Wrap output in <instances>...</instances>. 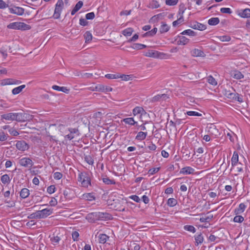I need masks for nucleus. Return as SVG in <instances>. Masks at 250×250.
<instances>
[{"mask_svg": "<svg viewBox=\"0 0 250 250\" xmlns=\"http://www.w3.org/2000/svg\"><path fill=\"white\" fill-rule=\"evenodd\" d=\"M145 55L146 57L160 59H167L169 57L167 54L153 50H148L145 53Z\"/></svg>", "mask_w": 250, "mask_h": 250, "instance_id": "nucleus-1", "label": "nucleus"}, {"mask_svg": "<svg viewBox=\"0 0 250 250\" xmlns=\"http://www.w3.org/2000/svg\"><path fill=\"white\" fill-rule=\"evenodd\" d=\"M15 121L24 122L32 119V115L25 113H15Z\"/></svg>", "mask_w": 250, "mask_h": 250, "instance_id": "nucleus-2", "label": "nucleus"}, {"mask_svg": "<svg viewBox=\"0 0 250 250\" xmlns=\"http://www.w3.org/2000/svg\"><path fill=\"white\" fill-rule=\"evenodd\" d=\"M64 3L62 0H58L55 5V8L53 17L54 19H58L60 17L61 13L63 8Z\"/></svg>", "mask_w": 250, "mask_h": 250, "instance_id": "nucleus-3", "label": "nucleus"}, {"mask_svg": "<svg viewBox=\"0 0 250 250\" xmlns=\"http://www.w3.org/2000/svg\"><path fill=\"white\" fill-rule=\"evenodd\" d=\"M19 164L25 167L31 168L34 165L32 160L28 157H24L19 160Z\"/></svg>", "mask_w": 250, "mask_h": 250, "instance_id": "nucleus-4", "label": "nucleus"}, {"mask_svg": "<svg viewBox=\"0 0 250 250\" xmlns=\"http://www.w3.org/2000/svg\"><path fill=\"white\" fill-rule=\"evenodd\" d=\"M69 133L64 136L65 138H67L71 140L74 138L75 137L79 135V131L77 128H69Z\"/></svg>", "mask_w": 250, "mask_h": 250, "instance_id": "nucleus-5", "label": "nucleus"}, {"mask_svg": "<svg viewBox=\"0 0 250 250\" xmlns=\"http://www.w3.org/2000/svg\"><path fill=\"white\" fill-rule=\"evenodd\" d=\"M16 146L18 150L21 151H24L29 148L28 145L23 140L17 141Z\"/></svg>", "mask_w": 250, "mask_h": 250, "instance_id": "nucleus-6", "label": "nucleus"}, {"mask_svg": "<svg viewBox=\"0 0 250 250\" xmlns=\"http://www.w3.org/2000/svg\"><path fill=\"white\" fill-rule=\"evenodd\" d=\"M101 215H104L100 212H92L88 214L86 216V219L90 222H94L98 217H101Z\"/></svg>", "mask_w": 250, "mask_h": 250, "instance_id": "nucleus-7", "label": "nucleus"}, {"mask_svg": "<svg viewBox=\"0 0 250 250\" xmlns=\"http://www.w3.org/2000/svg\"><path fill=\"white\" fill-rule=\"evenodd\" d=\"M189 26L193 29H197L201 31L204 30L207 28L206 25L198 22L197 21H194L191 23Z\"/></svg>", "mask_w": 250, "mask_h": 250, "instance_id": "nucleus-8", "label": "nucleus"}, {"mask_svg": "<svg viewBox=\"0 0 250 250\" xmlns=\"http://www.w3.org/2000/svg\"><path fill=\"white\" fill-rule=\"evenodd\" d=\"M9 10L11 13L20 16L22 15L24 12V9L23 8L17 6L9 8Z\"/></svg>", "mask_w": 250, "mask_h": 250, "instance_id": "nucleus-9", "label": "nucleus"}, {"mask_svg": "<svg viewBox=\"0 0 250 250\" xmlns=\"http://www.w3.org/2000/svg\"><path fill=\"white\" fill-rule=\"evenodd\" d=\"M168 97L166 94H158L150 99V102L151 103H155L160 101L161 99L166 100Z\"/></svg>", "mask_w": 250, "mask_h": 250, "instance_id": "nucleus-10", "label": "nucleus"}, {"mask_svg": "<svg viewBox=\"0 0 250 250\" xmlns=\"http://www.w3.org/2000/svg\"><path fill=\"white\" fill-rule=\"evenodd\" d=\"M41 218H44L51 214L53 212L52 208H44L41 210H39Z\"/></svg>", "mask_w": 250, "mask_h": 250, "instance_id": "nucleus-11", "label": "nucleus"}, {"mask_svg": "<svg viewBox=\"0 0 250 250\" xmlns=\"http://www.w3.org/2000/svg\"><path fill=\"white\" fill-rule=\"evenodd\" d=\"M194 171V169L193 168L190 167H186L182 168L180 172L184 174H193Z\"/></svg>", "mask_w": 250, "mask_h": 250, "instance_id": "nucleus-12", "label": "nucleus"}, {"mask_svg": "<svg viewBox=\"0 0 250 250\" xmlns=\"http://www.w3.org/2000/svg\"><path fill=\"white\" fill-rule=\"evenodd\" d=\"M15 113H9L2 115L1 117L6 120L15 121Z\"/></svg>", "mask_w": 250, "mask_h": 250, "instance_id": "nucleus-13", "label": "nucleus"}, {"mask_svg": "<svg viewBox=\"0 0 250 250\" xmlns=\"http://www.w3.org/2000/svg\"><path fill=\"white\" fill-rule=\"evenodd\" d=\"M122 122H124L125 124H128L130 125H134L137 124V122L135 121L133 118L129 117L123 119Z\"/></svg>", "mask_w": 250, "mask_h": 250, "instance_id": "nucleus-14", "label": "nucleus"}, {"mask_svg": "<svg viewBox=\"0 0 250 250\" xmlns=\"http://www.w3.org/2000/svg\"><path fill=\"white\" fill-rule=\"evenodd\" d=\"M239 15L242 18H248L250 17V9L246 8L242 10V11L239 13Z\"/></svg>", "mask_w": 250, "mask_h": 250, "instance_id": "nucleus-15", "label": "nucleus"}, {"mask_svg": "<svg viewBox=\"0 0 250 250\" xmlns=\"http://www.w3.org/2000/svg\"><path fill=\"white\" fill-rule=\"evenodd\" d=\"M160 5L157 1L152 0L149 2V4L147 5V7L149 8L153 9L158 8L160 7Z\"/></svg>", "mask_w": 250, "mask_h": 250, "instance_id": "nucleus-16", "label": "nucleus"}, {"mask_svg": "<svg viewBox=\"0 0 250 250\" xmlns=\"http://www.w3.org/2000/svg\"><path fill=\"white\" fill-rule=\"evenodd\" d=\"M195 240L196 246H198L199 244H201L204 241V237L202 233H200L197 235H195Z\"/></svg>", "mask_w": 250, "mask_h": 250, "instance_id": "nucleus-17", "label": "nucleus"}, {"mask_svg": "<svg viewBox=\"0 0 250 250\" xmlns=\"http://www.w3.org/2000/svg\"><path fill=\"white\" fill-rule=\"evenodd\" d=\"M52 88L54 90L61 91L65 93H68L69 91V89H67L66 87L64 86L60 87L59 86L55 85L52 86Z\"/></svg>", "mask_w": 250, "mask_h": 250, "instance_id": "nucleus-18", "label": "nucleus"}, {"mask_svg": "<svg viewBox=\"0 0 250 250\" xmlns=\"http://www.w3.org/2000/svg\"><path fill=\"white\" fill-rule=\"evenodd\" d=\"M232 76L234 79L237 80H240L244 78V75L238 70L233 71Z\"/></svg>", "mask_w": 250, "mask_h": 250, "instance_id": "nucleus-19", "label": "nucleus"}, {"mask_svg": "<svg viewBox=\"0 0 250 250\" xmlns=\"http://www.w3.org/2000/svg\"><path fill=\"white\" fill-rule=\"evenodd\" d=\"M144 109L139 106H137L135 107L133 110V114L134 116L140 114L141 115H143V113L145 112Z\"/></svg>", "mask_w": 250, "mask_h": 250, "instance_id": "nucleus-20", "label": "nucleus"}, {"mask_svg": "<svg viewBox=\"0 0 250 250\" xmlns=\"http://www.w3.org/2000/svg\"><path fill=\"white\" fill-rule=\"evenodd\" d=\"M238 162V154L236 151H234L231 158V165L233 167L236 165Z\"/></svg>", "mask_w": 250, "mask_h": 250, "instance_id": "nucleus-21", "label": "nucleus"}, {"mask_svg": "<svg viewBox=\"0 0 250 250\" xmlns=\"http://www.w3.org/2000/svg\"><path fill=\"white\" fill-rule=\"evenodd\" d=\"M31 28L29 25L26 24L24 22H19V30H26Z\"/></svg>", "mask_w": 250, "mask_h": 250, "instance_id": "nucleus-22", "label": "nucleus"}, {"mask_svg": "<svg viewBox=\"0 0 250 250\" xmlns=\"http://www.w3.org/2000/svg\"><path fill=\"white\" fill-rule=\"evenodd\" d=\"M82 186L83 187L87 188L90 184V178L86 175L85 177L83 179Z\"/></svg>", "mask_w": 250, "mask_h": 250, "instance_id": "nucleus-23", "label": "nucleus"}, {"mask_svg": "<svg viewBox=\"0 0 250 250\" xmlns=\"http://www.w3.org/2000/svg\"><path fill=\"white\" fill-rule=\"evenodd\" d=\"M146 135L147 132L140 131L138 133L135 139L138 140H143L146 138Z\"/></svg>", "mask_w": 250, "mask_h": 250, "instance_id": "nucleus-24", "label": "nucleus"}, {"mask_svg": "<svg viewBox=\"0 0 250 250\" xmlns=\"http://www.w3.org/2000/svg\"><path fill=\"white\" fill-rule=\"evenodd\" d=\"M21 82L18 80H16L12 79H7L4 80V84H15L20 83Z\"/></svg>", "mask_w": 250, "mask_h": 250, "instance_id": "nucleus-25", "label": "nucleus"}, {"mask_svg": "<svg viewBox=\"0 0 250 250\" xmlns=\"http://www.w3.org/2000/svg\"><path fill=\"white\" fill-rule=\"evenodd\" d=\"M219 21L218 18H212L208 20V24L210 25H216L219 23Z\"/></svg>", "mask_w": 250, "mask_h": 250, "instance_id": "nucleus-26", "label": "nucleus"}, {"mask_svg": "<svg viewBox=\"0 0 250 250\" xmlns=\"http://www.w3.org/2000/svg\"><path fill=\"white\" fill-rule=\"evenodd\" d=\"M29 195V190L26 188H24L21 189L20 192V196L22 198H25L27 197Z\"/></svg>", "mask_w": 250, "mask_h": 250, "instance_id": "nucleus-27", "label": "nucleus"}, {"mask_svg": "<svg viewBox=\"0 0 250 250\" xmlns=\"http://www.w3.org/2000/svg\"><path fill=\"white\" fill-rule=\"evenodd\" d=\"M25 85H21V86H19L18 87H17L16 88H14V89H13L12 90V94H14V95H16V94H18L19 93H20L21 91L22 90L25 88Z\"/></svg>", "mask_w": 250, "mask_h": 250, "instance_id": "nucleus-28", "label": "nucleus"}, {"mask_svg": "<svg viewBox=\"0 0 250 250\" xmlns=\"http://www.w3.org/2000/svg\"><path fill=\"white\" fill-rule=\"evenodd\" d=\"M189 42V39H187L184 36H180L179 40L178 41V43L179 44H183L185 45L187 44Z\"/></svg>", "mask_w": 250, "mask_h": 250, "instance_id": "nucleus-29", "label": "nucleus"}, {"mask_svg": "<svg viewBox=\"0 0 250 250\" xmlns=\"http://www.w3.org/2000/svg\"><path fill=\"white\" fill-rule=\"evenodd\" d=\"M84 37L85 40V42H89L92 39V35L89 31H86L84 34Z\"/></svg>", "mask_w": 250, "mask_h": 250, "instance_id": "nucleus-30", "label": "nucleus"}, {"mask_svg": "<svg viewBox=\"0 0 250 250\" xmlns=\"http://www.w3.org/2000/svg\"><path fill=\"white\" fill-rule=\"evenodd\" d=\"M28 219H41V216L40 215L39 211L38 210L35 212H34L31 214H30L28 217Z\"/></svg>", "mask_w": 250, "mask_h": 250, "instance_id": "nucleus-31", "label": "nucleus"}, {"mask_svg": "<svg viewBox=\"0 0 250 250\" xmlns=\"http://www.w3.org/2000/svg\"><path fill=\"white\" fill-rule=\"evenodd\" d=\"M246 208V206L244 203H241L239 207L235 209V212L236 214H239L244 212Z\"/></svg>", "mask_w": 250, "mask_h": 250, "instance_id": "nucleus-32", "label": "nucleus"}, {"mask_svg": "<svg viewBox=\"0 0 250 250\" xmlns=\"http://www.w3.org/2000/svg\"><path fill=\"white\" fill-rule=\"evenodd\" d=\"M192 55L196 57H201L203 54V52L198 49H194L191 52Z\"/></svg>", "mask_w": 250, "mask_h": 250, "instance_id": "nucleus-33", "label": "nucleus"}, {"mask_svg": "<svg viewBox=\"0 0 250 250\" xmlns=\"http://www.w3.org/2000/svg\"><path fill=\"white\" fill-rule=\"evenodd\" d=\"M133 32V29L132 28H128L122 31V34L125 36H130Z\"/></svg>", "mask_w": 250, "mask_h": 250, "instance_id": "nucleus-34", "label": "nucleus"}, {"mask_svg": "<svg viewBox=\"0 0 250 250\" xmlns=\"http://www.w3.org/2000/svg\"><path fill=\"white\" fill-rule=\"evenodd\" d=\"M1 181L3 184H6L10 182V179L8 175L4 174L1 177Z\"/></svg>", "mask_w": 250, "mask_h": 250, "instance_id": "nucleus-35", "label": "nucleus"}, {"mask_svg": "<svg viewBox=\"0 0 250 250\" xmlns=\"http://www.w3.org/2000/svg\"><path fill=\"white\" fill-rule=\"evenodd\" d=\"M169 30V26L164 23H162L160 28V32L161 33H163L167 32Z\"/></svg>", "mask_w": 250, "mask_h": 250, "instance_id": "nucleus-36", "label": "nucleus"}, {"mask_svg": "<svg viewBox=\"0 0 250 250\" xmlns=\"http://www.w3.org/2000/svg\"><path fill=\"white\" fill-rule=\"evenodd\" d=\"M83 198L88 201H92L95 199V197L92 193H89L83 195Z\"/></svg>", "mask_w": 250, "mask_h": 250, "instance_id": "nucleus-37", "label": "nucleus"}, {"mask_svg": "<svg viewBox=\"0 0 250 250\" xmlns=\"http://www.w3.org/2000/svg\"><path fill=\"white\" fill-rule=\"evenodd\" d=\"M181 34L183 35H188L190 36H196V33L191 29L186 30L182 32Z\"/></svg>", "mask_w": 250, "mask_h": 250, "instance_id": "nucleus-38", "label": "nucleus"}, {"mask_svg": "<svg viewBox=\"0 0 250 250\" xmlns=\"http://www.w3.org/2000/svg\"><path fill=\"white\" fill-rule=\"evenodd\" d=\"M177 200L174 198H172L168 199L167 202V205L171 207L175 206L177 204Z\"/></svg>", "mask_w": 250, "mask_h": 250, "instance_id": "nucleus-39", "label": "nucleus"}, {"mask_svg": "<svg viewBox=\"0 0 250 250\" xmlns=\"http://www.w3.org/2000/svg\"><path fill=\"white\" fill-rule=\"evenodd\" d=\"M107 238H108L107 235L105 234H101L99 235V242L101 243L104 244L106 242Z\"/></svg>", "mask_w": 250, "mask_h": 250, "instance_id": "nucleus-40", "label": "nucleus"}, {"mask_svg": "<svg viewBox=\"0 0 250 250\" xmlns=\"http://www.w3.org/2000/svg\"><path fill=\"white\" fill-rule=\"evenodd\" d=\"M146 47V45L141 43H134L132 46L133 48L137 50L142 49Z\"/></svg>", "mask_w": 250, "mask_h": 250, "instance_id": "nucleus-41", "label": "nucleus"}, {"mask_svg": "<svg viewBox=\"0 0 250 250\" xmlns=\"http://www.w3.org/2000/svg\"><path fill=\"white\" fill-rule=\"evenodd\" d=\"M7 27L9 29L19 30V22H14L11 23L8 25Z\"/></svg>", "mask_w": 250, "mask_h": 250, "instance_id": "nucleus-42", "label": "nucleus"}, {"mask_svg": "<svg viewBox=\"0 0 250 250\" xmlns=\"http://www.w3.org/2000/svg\"><path fill=\"white\" fill-rule=\"evenodd\" d=\"M184 229L187 231L192 232L193 233H194L196 231L195 228L193 226H191V225L185 226Z\"/></svg>", "mask_w": 250, "mask_h": 250, "instance_id": "nucleus-43", "label": "nucleus"}, {"mask_svg": "<svg viewBox=\"0 0 250 250\" xmlns=\"http://www.w3.org/2000/svg\"><path fill=\"white\" fill-rule=\"evenodd\" d=\"M184 21L183 16H181L180 18L176 21L173 22L172 25L173 26H176L177 25L180 24Z\"/></svg>", "mask_w": 250, "mask_h": 250, "instance_id": "nucleus-44", "label": "nucleus"}, {"mask_svg": "<svg viewBox=\"0 0 250 250\" xmlns=\"http://www.w3.org/2000/svg\"><path fill=\"white\" fill-rule=\"evenodd\" d=\"M105 78L109 79H116L119 78V75L118 74H108L105 75Z\"/></svg>", "mask_w": 250, "mask_h": 250, "instance_id": "nucleus-45", "label": "nucleus"}, {"mask_svg": "<svg viewBox=\"0 0 250 250\" xmlns=\"http://www.w3.org/2000/svg\"><path fill=\"white\" fill-rule=\"evenodd\" d=\"M208 81L209 83L213 85H215L217 83L215 79L211 76H210L208 78Z\"/></svg>", "mask_w": 250, "mask_h": 250, "instance_id": "nucleus-46", "label": "nucleus"}, {"mask_svg": "<svg viewBox=\"0 0 250 250\" xmlns=\"http://www.w3.org/2000/svg\"><path fill=\"white\" fill-rule=\"evenodd\" d=\"M103 181L104 183L105 184H107V185H111V184H115V182H114V180H110L107 177L104 178L103 179Z\"/></svg>", "mask_w": 250, "mask_h": 250, "instance_id": "nucleus-47", "label": "nucleus"}, {"mask_svg": "<svg viewBox=\"0 0 250 250\" xmlns=\"http://www.w3.org/2000/svg\"><path fill=\"white\" fill-rule=\"evenodd\" d=\"M85 161L89 165H92L94 161L90 155H86L84 157Z\"/></svg>", "mask_w": 250, "mask_h": 250, "instance_id": "nucleus-48", "label": "nucleus"}, {"mask_svg": "<svg viewBox=\"0 0 250 250\" xmlns=\"http://www.w3.org/2000/svg\"><path fill=\"white\" fill-rule=\"evenodd\" d=\"M178 2V0H166V3L168 5H175L177 4Z\"/></svg>", "mask_w": 250, "mask_h": 250, "instance_id": "nucleus-49", "label": "nucleus"}, {"mask_svg": "<svg viewBox=\"0 0 250 250\" xmlns=\"http://www.w3.org/2000/svg\"><path fill=\"white\" fill-rule=\"evenodd\" d=\"M212 217V215H211V216H207L206 217H203L200 219V221L201 222H208L211 220Z\"/></svg>", "mask_w": 250, "mask_h": 250, "instance_id": "nucleus-50", "label": "nucleus"}, {"mask_svg": "<svg viewBox=\"0 0 250 250\" xmlns=\"http://www.w3.org/2000/svg\"><path fill=\"white\" fill-rule=\"evenodd\" d=\"M187 114L188 116H201L202 114L199 113V112L196 111H188L187 112Z\"/></svg>", "mask_w": 250, "mask_h": 250, "instance_id": "nucleus-51", "label": "nucleus"}, {"mask_svg": "<svg viewBox=\"0 0 250 250\" xmlns=\"http://www.w3.org/2000/svg\"><path fill=\"white\" fill-rule=\"evenodd\" d=\"M56 189V188L54 185H51L48 187L47 188V191L49 194H52L55 192Z\"/></svg>", "mask_w": 250, "mask_h": 250, "instance_id": "nucleus-52", "label": "nucleus"}, {"mask_svg": "<svg viewBox=\"0 0 250 250\" xmlns=\"http://www.w3.org/2000/svg\"><path fill=\"white\" fill-rule=\"evenodd\" d=\"M235 222L241 223L244 221V218L242 216H236L233 219Z\"/></svg>", "mask_w": 250, "mask_h": 250, "instance_id": "nucleus-53", "label": "nucleus"}, {"mask_svg": "<svg viewBox=\"0 0 250 250\" xmlns=\"http://www.w3.org/2000/svg\"><path fill=\"white\" fill-rule=\"evenodd\" d=\"M83 2L82 1H78L76 5L74 7V9H76L77 11H79L83 6Z\"/></svg>", "mask_w": 250, "mask_h": 250, "instance_id": "nucleus-54", "label": "nucleus"}, {"mask_svg": "<svg viewBox=\"0 0 250 250\" xmlns=\"http://www.w3.org/2000/svg\"><path fill=\"white\" fill-rule=\"evenodd\" d=\"M51 240L52 243L56 244L59 243L60 240V238L58 236H53L51 238Z\"/></svg>", "mask_w": 250, "mask_h": 250, "instance_id": "nucleus-55", "label": "nucleus"}, {"mask_svg": "<svg viewBox=\"0 0 250 250\" xmlns=\"http://www.w3.org/2000/svg\"><path fill=\"white\" fill-rule=\"evenodd\" d=\"M95 17V14L94 12L88 13L86 14L85 18L86 20H92Z\"/></svg>", "mask_w": 250, "mask_h": 250, "instance_id": "nucleus-56", "label": "nucleus"}, {"mask_svg": "<svg viewBox=\"0 0 250 250\" xmlns=\"http://www.w3.org/2000/svg\"><path fill=\"white\" fill-rule=\"evenodd\" d=\"M186 9V8L183 4H181L180 5V8L178 12V14L181 16V15L183 16V13H184V11Z\"/></svg>", "mask_w": 250, "mask_h": 250, "instance_id": "nucleus-57", "label": "nucleus"}, {"mask_svg": "<svg viewBox=\"0 0 250 250\" xmlns=\"http://www.w3.org/2000/svg\"><path fill=\"white\" fill-rule=\"evenodd\" d=\"M54 178L57 180H60L62 178V174L59 172H56L54 173Z\"/></svg>", "mask_w": 250, "mask_h": 250, "instance_id": "nucleus-58", "label": "nucleus"}, {"mask_svg": "<svg viewBox=\"0 0 250 250\" xmlns=\"http://www.w3.org/2000/svg\"><path fill=\"white\" fill-rule=\"evenodd\" d=\"M220 11L223 13L231 14L232 11L229 8H222Z\"/></svg>", "mask_w": 250, "mask_h": 250, "instance_id": "nucleus-59", "label": "nucleus"}, {"mask_svg": "<svg viewBox=\"0 0 250 250\" xmlns=\"http://www.w3.org/2000/svg\"><path fill=\"white\" fill-rule=\"evenodd\" d=\"M104 85L98 84L95 86V90L96 91L103 92Z\"/></svg>", "mask_w": 250, "mask_h": 250, "instance_id": "nucleus-60", "label": "nucleus"}, {"mask_svg": "<svg viewBox=\"0 0 250 250\" xmlns=\"http://www.w3.org/2000/svg\"><path fill=\"white\" fill-rule=\"evenodd\" d=\"M9 132L10 134L14 136H17L19 134V132L16 130L12 128L9 129Z\"/></svg>", "mask_w": 250, "mask_h": 250, "instance_id": "nucleus-61", "label": "nucleus"}, {"mask_svg": "<svg viewBox=\"0 0 250 250\" xmlns=\"http://www.w3.org/2000/svg\"><path fill=\"white\" fill-rule=\"evenodd\" d=\"M86 174L85 173H80L79 174L78 181L81 183L83 182V179L85 177Z\"/></svg>", "mask_w": 250, "mask_h": 250, "instance_id": "nucleus-62", "label": "nucleus"}, {"mask_svg": "<svg viewBox=\"0 0 250 250\" xmlns=\"http://www.w3.org/2000/svg\"><path fill=\"white\" fill-rule=\"evenodd\" d=\"M7 139V136L5 134L4 132H0V141H4L6 140Z\"/></svg>", "mask_w": 250, "mask_h": 250, "instance_id": "nucleus-63", "label": "nucleus"}, {"mask_svg": "<svg viewBox=\"0 0 250 250\" xmlns=\"http://www.w3.org/2000/svg\"><path fill=\"white\" fill-rule=\"evenodd\" d=\"M79 236V234L77 231H74L72 232V239H73L74 241H77Z\"/></svg>", "mask_w": 250, "mask_h": 250, "instance_id": "nucleus-64", "label": "nucleus"}]
</instances>
